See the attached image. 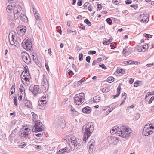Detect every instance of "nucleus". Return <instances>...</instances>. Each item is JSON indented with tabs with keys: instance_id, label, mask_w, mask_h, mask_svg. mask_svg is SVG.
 Instances as JSON below:
<instances>
[{
	"instance_id": "obj_62",
	"label": "nucleus",
	"mask_w": 154,
	"mask_h": 154,
	"mask_svg": "<svg viewBox=\"0 0 154 154\" xmlns=\"http://www.w3.org/2000/svg\"><path fill=\"white\" fill-rule=\"evenodd\" d=\"M153 65H154V63H153L150 64H148L146 65V66L147 67H150L152 66Z\"/></svg>"
},
{
	"instance_id": "obj_5",
	"label": "nucleus",
	"mask_w": 154,
	"mask_h": 154,
	"mask_svg": "<svg viewBox=\"0 0 154 154\" xmlns=\"http://www.w3.org/2000/svg\"><path fill=\"white\" fill-rule=\"evenodd\" d=\"M74 103L76 105H80L84 101V94L83 93H82L76 94L74 97Z\"/></svg>"
},
{
	"instance_id": "obj_3",
	"label": "nucleus",
	"mask_w": 154,
	"mask_h": 154,
	"mask_svg": "<svg viewBox=\"0 0 154 154\" xmlns=\"http://www.w3.org/2000/svg\"><path fill=\"white\" fill-rule=\"evenodd\" d=\"M69 142V147L70 148L68 149L70 151L74 150L77 149L79 145L77 142L76 138L75 137H70L68 139Z\"/></svg>"
},
{
	"instance_id": "obj_38",
	"label": "nucleus",
	"mask_w": 154,
	"mask_h": 154,
	"mask_svg": "<svg viewBox=\"0 0 154 154\" xmlns=\"http://www.w3.org/2000/svg\"><path fill=\"white\" fill-rule=\"evenodd\" d=\"M25 94H20L19 93L18 94V96L19 97L18 98L19 100L20 101H21V100L22 99V97H25Z\"/></svg>"
},
{
	"instance_id": "obj_11",
	"label": "nucleus",
	"mask_w": 154,
	"mask_h": 154,
	"mask_svg": "<svg viewBox=\"0 0 154 154\" xmlns=\"http://www.w3.org/2000/svg\"><path fill=\"white\" fill-rule=\"evenodd\" d=\"M65 124V120L62 118L57 120L55 123V127L57 129L64 128Z\"/></svg>"
},
{
	"instance_id": "obj_54",
	"label": "nucleus",
	"mask_w": 154,
	"mask_h": 154,
	"mask_svg": "<svg viewBox=\"0 0 154 154\" xmlns=\"http://www.w3.org/2000/svg\"><path fill=\"white\" fill-rule=\"evenodd\" d=\"M99 66L100 67L102 68L103 69H106V67L105 66L104 64H100Z\"/></svg>"
},
{
	"instance_id": "obj_51",
	"label": "nucleus",
	"mask_w": 154,
	"mask_h": 154,
	"mask_svg": "<svg viewBox=\"0 0 154 154\" xmlns=\"http://www.w3.org/2000/svg\"><path fill=\"white\" fill-rule=\"evenodd\" d=\"M106 38H105L104 40H103V43L104 45H108V44H109V42H108V41H106Z\"/></svg>"
},
{
	"instance_id": "obj_47",
	"label": "nucleus",
	"mask_w": 154,
	"mask_h": 154,
	"mask_svg": "<svg viewBox=\"0 0 154 154\" xmlns=\"http://www.w3.org/2000/svg\"><path fill=\"white\" fill-rule=\"evenodd\" d=\"M8 20L9 22H11L14 21L15 19L14 17H8Z\"/></svg>"
},
{
	"instance_id": "obj_18",
	"label": "nucleus",
	"mask_w": 154,
	"mask_h": 154,
	"mask_svg": "<svg viewBox=\"0 0 154 154\" xmlns=\"http://www.w3.org/2000/svg\"><path fill=\"white\" fill-rule=\"evenodd\" d=\"M14 13H22V11L21 10V8L20 6L16 5L14 6Z\"/></svg>"
},
{
	"instance_id": "obj_16",
	"label": "nucleus",
	"mask_w": 154,
	"mask_h": 154,
	"mask_svg": "<svg viewBox=\"0 0 154 154\" xmlns=\"http://www.w3.org/2000/svg\"><path fill=\"white\" fill-rule=\"evenodd\" d=\"M122 53L125 57L129 56L131 54L130 49L128 46H126L123 49Z\"/></svg>"
},
{
	"instance_id": "obj_52",
	"label": "nucleus",
	"mask_w": 154,
	"mask_h": 154,
	"mask_svg": "<svg viewBox=\"0 0 154 154\" xmlns=\"http://www.w3.org/2000/svg\"><path fill=\"white\" fill-rule=\"evenodd\" d=\"M91 57L89 56H87L86 58V61L90 63V61Z\"/></svg>"
},
{
	"instance_id": "obj_32",
	"label": "nucleus",
	"mask_w": 154,
	"mask_h": 154,
	"mask_svg": "<svg viewBox=\"0 0 154 154\" xmlns=\"http://www.w3.org/2000/svg\"><path fill=\"white\" fill-rule=\"evenodd\" d=\"M114 80V78L112 77L111 76L108 77L106 81L109 83H111L113 82Z\"/></svg>"
},
{
	"instance_id": "obj_33",
	"label": "nucleus",
	"mask_w": 154,
	"mask_h": 154,
	"mask_svg": "<svg viewBox=\"0 0 154 154\" xmlns=\"http://www.w3.org/2000/svg\"><path fill=\"white\" fill-rule=\"evenodd\" d=\"M124 63L126 65L128 64H134V61L132 60H129L128 61H125L124 62V63Z\"/></svg>"
},
{
	"instance_id": "obj_56",
	"label": "nucleus",
	"mask_w": 154,
	"mask_h": 154,
	"mask_svg": "<svg viewBox=\"0 0 154 154\" xmlns=\"http://www.w3.org/2000/svg\"><path fill=\"white\" fill-rule=\"evenodd\" d=\"M116 105H117L116 104L113 103L112 104V106L111 107V109L113 110L116 107Z\"/></svg>"
},
{
	"instance_id": "obj_43",
	"label": "nucleus",
	"mask_w": 154,
	"mask_h": 154,
	"mask_svg": "<svg viewBox=\"0 0 154 154\" xmlns=\"http://www.w3.org/2000/svg\"><path fill=\"white\" fill-rule=\"evenodd\" d=\"M109 91V89L108 88H103L102 90L103 92H107Z\"/></svg>"
},
{
	"instance_id": "obj_49",
	"label": "nucleus",
	"mask_w": 154,
	"mask_h": 154,
	"mask_svg": "<svg viewBox=\"0 0 154 154\" xmlns=\"http://www.w3.org/2000/svg\"><path fill=\"white\" fill-rule=\"evenodd\" d=\"M22 76H23L31 78L30 74L29 72H28V73H26V74L25 73V74L23 75Z\"/></svg>"
},
{
	"instance_id": "obj_25",
	"label": "nucleus",
	"mask_w": 154,
	"mask_h": 154,
	"mask_svg": "<svg viewBox=\"0 0 154 154\" xmlns=\"http://www.w3.org/2000/svg\"><path fill=\"white\" fill-rule=\"evenodd\" d=\"M13 7L14 6L11 4L8 5L6 8L7 11L9 13L12 12L13 11Z\"/></svg>"
},
{
	"instance_id": "obj_53",
	"label": "nucleus",
	"mask_w": 154,
	"mask_h": 154,
	"mask_svg": "<svg viewBox=\"0 0 154 154\" xmlns=\"http://www.w3.org/2000/svg\"><path fill=\"white\" fill-rule=\"evenodd\" d=\"M97 8L99 9L100 10L102 8V6L99 4H97Z\"/></svg>"
},
{
	"instance_id": "obj_45",
	"label": "nucleus",
	"mask_w": 154,
	"mask_h": 154,
	"mask_svg": "<svg viewBox=\"0 0 154 154\" xmlns=\"http://www.w3.org/2000/svg\"><path fill=\"white\" fill-rule=\"evenodd\" d=\"M143 36L145 37H147L148 38H150L152 37V35L144 33L143 34Z\"/></svg>"
},
{
	"instance_id": "obj_7",
	"label": "nucleus",
	"mask_w": 154,
	"mask_h": 154,
	"mask_svg": "<svg viewBox=\"0 0 154 154\" xmlns=\"http://www.w3.org/2000/svg\"><path fill=\"white\" fill-rule=\"evenodd\" d=\"M11 35V38H9V42L11 45H14L15 42L20 43L21 41L17 38L16 32L14 31H12L10 33L9 35Z\"/></svg>"
},
{
	"instance_id": "obj_59",
	"label": "nucleus",
	"mask_w": 154,
	"mask_h": 154,
	"mask_svg": "<svg viewBox=\"0 0 154 154\" xmlns=\"http://www.w3.org/2000/svg\"><path fill=\"white\" fill-rule=\"evenodd\" d=\"M45 66L47 70L48 71L49 70V69L48 64L46 63H45Z\"/></svg>"
},
{
	"instance_id": "obj_15",
	"label": "nucleus",
	"mask_w": 154,
	"mask_h": 154,
	"mask_svg": "<svg viewBox=\"0 0 154 154\" xmlns=\"http://www.w3.org/2000/svg\"><path fill=\"white\" fill-rule=\"evenodd\" d=\"M26 27L24 26L18 27L17 28V34L20 36H23L26 31Z\"/></svg>"
},
{
	"instance_id": "obj_20",
	"label": "nucleus",
	"mask_w": 154,
	"mask_h": 154,
	"mask_svg": "<svg viewBox=\"0 0 154 154\" xmlns=\"http://www.w3.org/2000/svg\"><path fill=\"white\" fill-rule=\"evenodd\" d=\"M70 151V149H68V147H66L60 150L57 154L66 153L69 152Z\"/></svg>"
},
{
	"instance_id": "obj_26",
	"label": "nucleus",
	"mask_w": 154,
	"mask_h": 154,
	"mask_svg": "<svg viewBox=\"0 0 154 154\" xmlns=\"http://www.w3.org/2000/svg\"><path fill=\"white\" fill-rule=\"evenodd\" d=\"M20 17V19L22 20L23 22H27L28 21V18L27 17L23 14L21 13Z\"/></svg>"
},
{
	"instance_id": "obj_37",
	"label": "nucleus",
	"mask_w": 154,
	"mask_h": 154,
	"mask_svg": "<svg viewBox=\"0 0 154 154\" xmlns=\"http://www.w3.org/2000/svg\"><path fill=\"white\" fill-rule=\"evenodd\" d=\"M121 84H119V85L118 86L117 88V93L118 94L120 95V90L121 89Z\"/></svg>"
},
{
	"instance_id": "obj_28",
	"label": "nucleus",
	"mask_w": 154,
	"mask_h": 154,
	"mask_svg": "<svg viewBox=\"0 0 154 154\" xmlns=\"http://www.w3.org/2000/svg\"><path fill=\"white\" fill-rule=\"evenodd\" d=\"M69 107L71 109V110L72 112V114L74 116H76L78 115V113L77 111H76L74 108L72 106H69Z\"/></svg>"
},
{
	"instance_id": "obj_23",
	"label": "nucleus",
	"mask_w": 154,
	"mask_h": 154,
	"mask_svg": "<svg viewBox=\"0 0 154 154\" xmlns=\"http://www.w3.org/2000/svg\"><path fill=\"white\" fill-rule=\"evenodd\" d=\"M82 110L83 113L88 114H89L91 112V108L87 106L84 108Z\"/></svg>"
},
{
	"instance_id": "obj_21",
	"label": "nucleus",
	"mask_w": 154,
	"mask_h": 154,
	"mask_svg": "<svg viewBox=\"0 0 154 154\" xmlns=\"http://www.w3.org/2000/svg\"><path fill=\"white\" fill-rule=\"evenodd\" d=\"M119 128L116 126H114L112 128L110 131L111 134H116L117 135H118L119 131Z\"/></svg>"
},
{
	"instance_id": "obj_4",
	"label": "nucleus",
	"mask_w": 154,
	"mask_h": 154,
	"mask_svg": "<svg viewBox=\"0 0 154 154\" xmlns=\"http://www.w3.org/2000/svg\"><path fill=\"white\" fill-rule=\"evenodd\" d=\"M154 132V126L153 124H151L148 125L146 124L144 126L143 131V134L145 136L151 134Z\"/></svg>"
},
{
	"instance_id": "obj_36",
	"label": "nucleus",
	"mask_w": 154,
	"mask_h": 154,
	"mask_svg": "<svg viewBox=\"0 0 154 154\" xmlns=\"http://www.w3.org/2000/svg\"><path fill=\"white\" fill-rule=\"evenodd\" d=\"M34 15L35 17L37 20H40V17L39 16V14L38 13L36 12L34 13Z\"/></svg>"
},
{
	"instance_id": "obj_61",
	"label": "nucleus",
	"mask_w": 154,
	"mask_h": 154,
	"mask_svg": "<svg viewBox=\"0 0 154 154\" xmlns=\"http://www.w3.org/2000/svg\"><path fill=\"white\" fill-rule=\"evenodd\" d=\"M99 62V61H97V60H96L93 61L92 63L93 65H95L96 63H98Z\"/></svg>"
},
{
	"instance_id": "obj_2",
	"label": "nucleus",
	"mask_w": 154,
	"mask_h": 154,
	"mask_svg": "<svg viewBox=\"0 0 154 154\" xmlns=\"http://www.w3.org/2000/svg\"><path fill=\"white\" fill-rule=\"evenodd\" d=\"M129 128H126L125 126H122L119 131L118 135L123 138H128L131 133Z\"/></svg>"
},
{
	"instance_id": "obj_22",
	"label": "nucleus",
	"mask_w": 154,
	"mask_h": 154,
	"mask_svg": "<svg viewBox=\"0 0 154 154\" xmlns=\"http://www.w3.org/2000/svg\"><path fill=\"white\" fill-rule=\"evenodd\" d=\"M140 16L142 17V19H140V21L144 23L145 22V23H146L148 21L149 19L147 21V19L148 17L147 15L146 14L140 15Z\"/></svg>"
},
{
	"instance_id": "obj_19",
	"label": "nucleus",
	"mask_w": 154,
	"mask_h": 154,
	"mask_svg": "<svg viewBox=\"0 0 154 154\" xmlns=\"http://www.w3.org/2000/svg\"><path fill=\"white\" fill-rule=\"evenodd\" d=\"M46 100H40L39 102V108L42 110H43L45 106V104L47 103Z\"/></svg>"
},
{
	"instance_id": "obj_64",
	"label": "nucleus",
	"mask_w": 154,
	"mask_h": 154,
	"mask_svg": "<svg viewBox=\"0 0 154 154\" xmlns=\"http://www.w3.org/2000/svg\"><path fill=\"white\" fill-rule=\"evenodd\" d=\"M134 79L132 78H131L129 80V82L130 84H132L134 82Z\"/></svg>"
},
{
	"instance_id": "obj_42",
	"label": "nucleus",
	"mask_w": 154,
	"mask_h": 154,
	"mask_svg": "<svg viewBox=\"0 0 154 154\" xmlns=\"http://www.w3.org/2000/svg\"><path fill=\"white\" fill-rule=\"evenodd\" d=\"M126 93H123V94H122V100H125L126 98Z\"/></svg>"
},
{
	"instance_id": "obj_48",
	"label": "nucleus",
	"mask_w": 154,
	"mask_h": 154,
	"mask_svg": "<svg viewBox=\"0 0 154 154\" xmlns=\"http://www.w3.org/2000/svg\"><path fill=\"white\" fill-rule=\"evenodd\" d=\"M83 54L82 53H81L79 54V60L80 61H81L83 60Z\"/></svg>"
},
{
	"instance_id": "obj_31",
	"label": "nucleus",
	"mask_w": 154,
	"mask_h": 154,
	"mask_svg": "<svg viewBox=\"0 0 154 154\" xmlns=\"http://www.w3.org/2000/svg\"><path fill=\"white\" fill-rule=\"evenodd\" d=\"M149 47L148 44H146L145 45L142 46L143 52H145L147 49Z\"/></svg>"
},
{
	"instance_id": "obj_34",
	"label": "nucleus",
	"mask_w": 154,
	"mask_h": 154,
	"mask_svg": "<svg viewBox=\"0 0 154 154\" xmlns=\"http://www.w3.org/2000/svg\"><path fill=\"white\" fill-rule=\"evenodd\" d=\"M137 49L139 52L143 51L142 45H137Z\"/></svg>"
},
{
	"instance_id": "obj_57",
	"label": "nucleus",
	"mask_w": 154,
	"mask_h": 154,
	"mask_svg": "<svg viewBox=\"0 0 154 154\" xmlns=\"http://www.w3.org/2000/svg\"><path fill=\"white\" fill-rule=\"evenodd\" d=\"M154 99V97L152 96L150 98V100H149V101L148 102L149 103V104H150L152 103V101H153V100Z\"/></svg>"
},
{
	"instance_id": "obj_35",
	"label": "nucleus",
	"mask_w": 154,
	"mask_h": 154,
	"mask_svg": "<svg viewBox=\"0 0 154 154\" xmlns=\"http://www.w3.org/2000/svg\"><path fill=\"white\" fill-rule=\"evenodd\" d=\"M21 13H14V17L15 20L17 19L18 18L20 17Z\"/></svg>"
},
{
	"instance_id": "obj_60",
	"label": "nucleus",
	"mask_w": 154,
	"mask_h": 154,
	"mask_svg": "<svg viewBox=\"0 0 154 154\" xmlns=\"http://www.w3.org/2000/svg\"><path fill=\"white\" fill-rule=\"evenodd\" d=\"M77 5L79 6H81L82 5V2L81 0H78L77 2Z\"/></svg>"
},
{
	"instance_id": "obj_9",
	"label": "nucleus",
	"mask_w": 154,
	"mask_h": 154,
	"mask_svg": "<svg viewBox=\"0 0 154 154\" xmlns=\"http://www.w3.org/2000/svg\"><path fill=\"white\" fill-rule=\"evenodd\" d=\"M35 125L33 127V130L34 132H38L42 131L43 128H42V122L39 120L35 121Z\"/></svg>"
},
{
	"instance_id": "obj_6",
	"label": "nucleus",
	"mask_w": 154,
	"mask_h": 154,
	"mask_svg": "<svg viewBox=\"0 0 154 154\" xmlns=\"http://www.w3.org/2000/svg\"><path fill=\"white\" fill-rule=\"evenodd\" d=\"M23 47L27 50H32V45L30 40L29 39L23 40L22 43Z\"/></svg>"
},
{
	"instance_id": "obj_46",
	"label": "nucleus",
	"mask_w": 154,
	"mask_h": 154,
	"mask_svg": "<svg viewBox=\"0 0 154 154\" xmlns=\"http://www.w3.org/2000/svg\"><path fill=\"white\" fill-rule=\"evenodd\" d=\"M106 21L107 23L109 25H111L112 23V21L111 19L110 18H107L106 20Z\"/></svg>"
},
{
	"instance_id": "obj_14",
	"label": "nucleus",
	"mask_w": 154,
	"mask_h": 154,
	"mask_svg": "<svg viewBox=\"0 0 154 154\" xmlns=\"http://www.w3.org/2000/svg\"><path fill=\"white\" fill-rule=\"evenodd\" d=\"M30 133V131L29 129L28 128H24L22 131H20V135L22 139H24V138L27 137Z\"/></svg>"
},
{
	"instance_id": "obj_29",
	"label": "nucleus",
	"mask_w": 154,
	"mask_h": 154,
	"mask_svg": "<svg viewBox=\"0 0 154 154\" xmlns=\"http://www.w3.org/2000/svg\"><path fill=\"white\" fill-rule=\"evenodd\" d=\"M101 99L99 95L94 97L93 98V101L95 102H99Z\"/></svg>"
},
{
	"instance_id": "obj_58",
	"label": "nucleus",
	"mask_w": 154,
	"mask_h": 154,
	"mask_svg": "<svg viewBox=\"0 0 154 154\" xmlns=\"http://www.w3.org/2000/svg\"><path fill=\"white\" fill-rule=\"evenodd\" d=\"M126 4H131L132 3V1L131 0H127L125 2Z\"/></svg>"
},
{
	"instance_id": "obj_27",
	"label": "nucleus",
	"mask_w": 154,
	"mask_h": 154,
	"mask_svg": "<svg viewBox=\"0 0 154 154\" xmlns=\"http://www.w3.org/2000/svg\"><path fill=\"white\" fill-rule=\"evenodd\" d=\"M20 93H19L21 94H25V88L21 84L20 85V88L19 89Z\"/></svg>"
},
{
	"instance_id": "obj_63",
	"label": "nucleus",
	"mask_w": 154,
	"mask_h": 154,
	"mask_svg": "<svg viewBox=\"0 0 154 154\" xmlns=\"http://www.w3.org/2000/svg\"><path fill=\"white\" fill-rule=\"evenodd\" d=\"M88 9L90 11H91L92 10V7H91L90 5L88 6Z\"/></svg>"
},
{
	"instance_id": "obj_17",
	"label": "nucleus",
	"mask_w": 154,
	"mask_h": 154,
	"mask_svg": "<svg viewBox=\"0 0 154 154\" xmlns=\"http://www.w3.org/2000/svg\"><path fill=\"white\" fill-rule=\"evenodd\" d=\"M21 102L24 104L25 106H27L28 108L32 109V106L31 102L28 100L27 99H24L21 101Z\"/></svg>"
},
{
	"instance_id": "obj_41",
	"label": "nucleus",
	"mask_w": 154,
	"mask_h": 154,
	"mask_svg": "<svg viewBox=\"0 0 154 154\" xmlns=\"http://www.w3.org/2000/svg\"><path fill=\"white\" fill-rule=\"evenodd\" d=\"M17 98L16 97H15L14 98V105L17 106Z\"/></svg>"
},
{
	"instance_id": "obj_55",
	"label": "nucleus",
	"mask_w": 154,
	"mask_h": 154,
	"mask_svg": "<svg viewBox=\"0 0 154 154\" xmlns=\"http://www.w3.org/2000/svg\"><path fill=\"white\" fill-rule=\"evenodd\" d=\"M124 72V70L123 69H118L117 71V72L118 73H121L122 74Z\"/></svg>"
},
{
	"instance_id": "obj_24",
	"label": "nucleus",
	"mask_w": 154,
	"mask_h": 154,
	"mask_svg": "<svg viewBox=\"0 0 154 154\" xmlns=\"http://www.w3.org/2000/svg\"><path fill=\"white\" fill-rule=\"evenodd\" d=\"M20 77L21 79L22 80V82L23 83L24 81L23 80H24L25 81V83L27 84V85L29 84L30 81H29V79L30 78H28L26 77L23 76L22 75H20Z\"/></svg>"
},
{
	"instance_id": "obj_1",
	"label": "nucleus",
	"mask_w": 154,
	"mask_h": 154,
	"mask_svg": "<svg viewBox=\"0 0 154 154\" xmlns=\"http://www.w3.org/2000/svg\"><path fill=\"white\" fill-rule=\"evenodd\" d=\"M94 130L93 124L91 122H87L83 126L82 131L84 135L83 141L85 142Z\"/></svg>"
},
{
	"instance_id": "obj_50",
	"label": "nucleus",
	"mask_w": 154,
	"mask_h": 154,
	"mask_svg": "<svg viewBox=\"0 0 154 154\" xmlns=\"http://www.w3.org/2000/svg\"><path fill=\"white\" fill-rule=\"evenodd\" d=\"M131 7L134 8L136 10L138 8V6L137 5H130Z\"/></svg>"
},
{
	"instance_id": "obj_40",
	"label": "nucleus",
	"mask_w": 154,
	"mask_h": 154,
	"mask_svg": "<svg viewBox=\"0 0 154 154\" xmlns=\"http://www.w3.org/2000/svg\"><path fill=\"white\" fill-rule=\"evenodd\" d=\"M84 22L89 26H91V23L88 19H86L84 21Z\"/></svg>"
},
{
	"instance_id": "obj_39",
	"label": "nucleus",
	"mask_w": 154,
	"mask_h": 154,
	"mask_svg": "<svg viewBox=\"0 0 154 154\" xmlns=\"http://www.w3.org/2000/svg\"><path fill=\"white\" fill-rule=\"evenodd\" d=\"M28 72H29L28 68H26V67H25L24 70L22 72L21 75H23L25 74V73H28Z\"/></svg>"
},
{
	"instance_id": "obj_44",
	"label": "nucleus",
	"mask_w": 154,
	"mask_h": 154,
	"mask_svg": "<svg viewBox=\"0 0 154 154\" xmlns=\"http://www.w3.org/2000/svg\"><path fill=\"white\" fill-rule=\"evenodd\" d=\"M141 81H136L134 83V87H137L138 86V84L140 83Z\"/></svg>"
},
{
	"instance_id": "obj_10",
	"label": "nucleus",
	"mask_w": 154,
	"mask_h": 154,
	"mask_svg": "<svg viewBox=\"0 0 154 154\" xmlns=\"http://www.w3.org/2000/svg\"><path fill=\"white\" fill-rule=\"evenodd\" d=\"M95 141L94 140L91 139L88 143V152L90 154H93L95 151L94 145Z\"/></svg>"
},
{
	"instance_id": "obj_12",
	"label": "nucleus",
	"mask_w": 154,
	"mask_h": 154,
	"mask_svg": "<svg viewBox=\"0 0 154 154\" xmlns=\"http://www.w3.org/2000/svg\"><path fill=\"white\" fill-rule=\"evenodd\" d=\"M41 86L43 92H45L48 90L49 88L48 83L47 79L44 76L43 80L41 82Z\"/></svg>"
},
{
	"instance_id": "obj_13",
	"label": "nucleus",
	"mask_w": 154,
	"mask_h": 154,
	"mask_svg": "<svg viewBox=\"0 0 154 154\" xmlns=\"http://www.w3.org/2000/svg\"><path fill=\"white\" fill-rule=\"evenodd\" d=\"M21 56L23 60L26 63L29 64L31 63L30 56L27 53L22 52Z\"/></svg>"
},
{
	"instance_id": "obj_30",
	"label": "nucleus",
	"mask_w": 154,
	"mask_h": 154,
	"mask_svg": "<svg viewBox=\"0 0 154 154\" xmlns=\"http://www.w3.org/2000/svg\"><path fill=\"white\" fill-rule=\"evenodd\" d=\"M32 114L33 117V121L35 122V121L37 120H36L38 118V116L37 114H35L34 112H32Z\"/></svg>"
},
{
	"instance_id": "obj_8",
	"label": "nucleus",
	"mask_w": 154,
	"mask_h": 154,
	"mask_svg": "<svg viewBox=\"0 0 154 154\" xmlns=\"http://www.w3.org/2000/svg\"><path fill=\"white\" fill-rule=\"evenodd\" d=\"M29 89L35 95H36L41 93V90L38 85H31Z\"/></svg>"
}]
</instances>
